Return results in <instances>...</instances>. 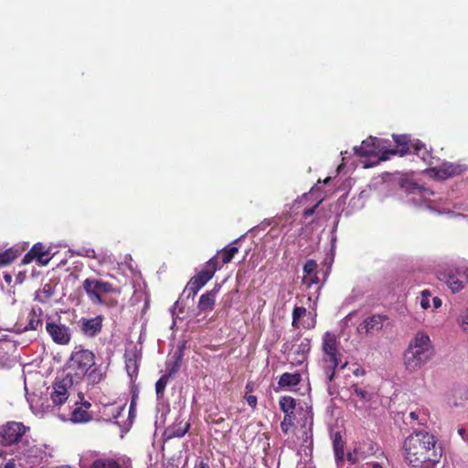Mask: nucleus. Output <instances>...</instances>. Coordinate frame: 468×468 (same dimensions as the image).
<instances>
[{"label": "nucleus", "instance_id": "56", "mask_svg": "<svg viewBox=\"0 0 468 468\" xmlns=\"http://www.w3.org/2000/svg\"><path fill=\"white\" fill-rule=\"evenodd\" d=\"M58 468H71L70 466H68V465H62L60 467H58Z\"/></svg>", "mask_w": 468, "mask_h": 468}, {"label": "nucleus", "instance_id": "40", "mask_svg": "<svg viewBox=\"0 0 468 468\" xmlns=\"http://www.w3.org/2000/svg\"><path fill=\"white\" fill-rule=\"evenodd\" d=\"M431 293L427 291H423L421 293L420 306L423 309H428L431 306L430 303Z\"/></svg>", "mask_w": 468, "mask_h": 468}, {"label": "nucleus", "instance_id": "17", "mask_svg": "<svg viewBox=\"0 0 468 468\" xmlns=\"http://www.w3.org/2000/svg\"><path fill=\"white\" fill-rule=\"evenodd\" d=\"M310 348L308 339H303L299 345L293 346L288 355L291 363L293 365L303 364L306 360Z\"/></svg>", "mask_w": 468, "mask_h": 468}, {"label": "nucleus", "instance_id": "2", "mask_svg": "<svg viewBox=\"0 0 468 468\" xmlns=\"http://www.w3.org/2000/svg\"><path fill=\"white\" fill-rule=\"evenodd\" d=\"M433 356L430 336L424 332H418L404 351L403 365L408 372L413 373L424 367Z\"/></svg>", "mask_w": 468, "mask_h": 468}, {"label": "nucleus", "instance_id": "6", "mask_svg": "<svg viewBox=\"0 0 468 468\" xmlns=\"http://www.w3.org/2000/svg\"><path fill=\"white\" fill-rule=\"evenodd\" d=\"M394 141L397 144V149L392 150L391 154H399L400 155H404L409 153H414L419 157H420L425 163L431 165V155L427 150L425 144H421L420 141H416L414 143L410 142L409 137L405 134L402 135H395L393 134Z\"/></svg>", "mask_w": 468, "mask_h": 468}, {"label": "nucleus", "instance_id": "60", "mask_svg": "<svg viewBox=\"0 0 468 468\" xmlns=\"http://www.w3.org/2000/svg\"><path fill=\"white\" fill-rule=\"evenodd\" d=\"M0 456H2V451L0 450Z\"/></svg>", "mask_w": 468, "mask_h": 468}, {"label": "nucleus", "instance_id": "35", "mask_svg": "<svg viewBox=\"0 0 468 468\" xmlns=\"http://www.w3.org/2000/svg\"><path fill=\"white\" fill-rule=\"evenodd\" d=\"M72 253L77 256H81V257H87V258H92V259L97 258V254H96L95 250L93 249H90V248H81L76 251H73Z\"/></svg>", "mask_w": 468, "mask_h": 468}, {"label": "nucleus", "instance_id": "43", "mask_svg": "<svg viewBox=\"0 0 468 468\" xmlns=\"http://www.w3.org/2000/svg\"><path fill=\"white\" fill-rule=\"evenodd\" d=\"M245 399L247 401V403L253 409L256 408L257 406V398L256 396L254 395H250V394H246L245 395Z\"/></svg>", "mask_w": 468, "mask_h": 468}, {"label": "nucleus", "instance_id": "23", "mask_svg": "<svg viewBox=\"0 0 468 468\" xmlns=\"http://www.w3.org/2000/svg\"><path fill=\"white\" fill-rule=\"evenodd\" d=\"M302 378L299 373H283L279 379V386L282 388H289L296 386L300 383Z\"/></svg>", "mask_w": 468, "mask_h": 468}, {"label": "nucleus", "instance_id": "34", "mask_svg": "<svg viewBox=\"0 0 468 468\" xmlns=\"http://www.w3.org/2000/svg\"><path fill=\"white\" fill-rule=\"evenodd\" d=\"M458 324L464 333H468V308L459 315Z\"/></svg>", "mask_w": 468, "mask_h": 468}, {"label": "nucleus", "instance_id": "36", "mask_svg": "<svg viewBox=\"0 0 468 468\" xmlns=\"http://www.w3.org/2000/svg\"><path fill=\"white\" fill-rule=\"evenodd\" d=\"M317 263L314 260H308L303 265V273L306 275L316 274Z\"/></svg>", "mask_w": 468, "mask_h": 468}, {"label": "nucleus", "instance_id": "9", "mask_svg": "<svg viewBox=\"0 0 468 468\" xmlns=\"http://www.w3.org/2000/svg\"><path fill=\"white\" fill-rule=\"evenodd\" d=\"M217 270L218 261L216 257H213L206 263L205 268L190 280L185 291L191 292L195 296L212 279Z\"/></svg>", "mask_w": 468, "mask_h": 468}, {"label": "nucleus", "instance_id": "14", "mask_svg": "<svg viewBox=\"0 0 468 468\" xmlns=\"http://www.w3.org/2000/svg\"><path fill=\"white\" fill-rule=\"evenodd\" d=\"M47 450V445H36L33 441L27 439V445H22L17 453L27 457L28 462L35 465L47 461L48 457L50 456Z\"/></svg>", "mask_w": 468, "mask_h": 468}, {"label": "nucleus", "instance_id": "38", "mask_svg": "<svg viewBox=\"0 0 468 468\" xmlns=\"http://www.w3.org/2000/svg\"><path fill=\"white\" fill-rule=\"evenodd\" d=\"M306 313V309L304 307H295L292 312V325L296 326L299 319L303 316Z\"/></svg>", "mask_w": 468, "mask_h": 468}, {"label": "nucleus", "instance_id": "41", "mask_svg": "<svg viewBox=\"0 0 468 468\" xmlns=\"http://www.w3.org/2000/svg\"><path fill=\"white\" fill-rule=\"evenodd\" d=\"M360 457L365 458L364 452H361L360 449H356L353 453H348V460L353 463H357Z\"/></svg>", "mask_w": 468, "mask_h": 468}, {"label": "nucleus", "instance_id": "57", "mask_svg": "<svg viewBox=\"0 0 468 468\" xmlns=\"http://www.w3.org/2000/svg\"><path fill=\"white\" fill-rule=\"evenodd\" d=\"M84 405H85L86 408H89L90 406V403L86 402Z\"/></svg>", "mask_w": 468, "mask_h": 468}, {"label": "nucleus", "instance_id": "46", "mask_svg": "<svg viewBox=\"0 0 468 468\" xmlns=\"http://www.w3.org/2000/svg\"><path fill=\"white\" fill-rule=\"evenodd\" d=\"M177 369H178V366H177V364H175V365H174V366H173V367L168 370V372H167V374H165V376H169V378H170L172 376H174V375L176 373Z\"/></svg>", "mask_w": 468, "mask_h": 468}, {"label": "nucleus", "instance_id": "24", "mask_svg": "<svg viewBox=\"0 0 468 468\" xmlns=\"http://www.w3.org/2000/svg\"><path fill=\"white\" fill-rule=\"evenodd\" d=\"M124 409V405L120 404H109L103 407L102 414L106 420H111L112 419H117Z\"/></svg>", "mask_w": 468, "mask_h": 468}, {"label": "nucleus", "instance_id": "12", "mask_svg": "<svg viewBox=\"0 0 468 468\" xmlns=\"http://www.w3.org/2000/svg\"><path fill=\"white\" fill-rule=\"evenodd\" d=\"M46 331L58 345H68L71 339L70 329L59 320L48 318L46 322Z\"/></svg>", "mask_w": 468, "mask_h": 468}, {"label": "nucleus", "instance_id": "55", "mask_svg": "<svg viewBox=\"0 0 468 468\" xmlns=\"http://www.w3.org/2000/svg\"><path fill=\"white\" fill-rule=\"evenodd\" d=\"M177 303H178L177 302H176V303H175L174 307L171 309V312H172V314H174V309L176 308V306L177 305Z\"/></svg>", "mask_w": 468, "mask_h": 468}, {"label": "nucleus", "instance_id": "11", "mask_svg": "<svg viewBox=\"0 0 468 468\" xmlns=\"http://www.w3.org/2000/svg\"><path fill=\"white\" fill-rule=\"evenodd\" d=\"M73 383V378L69 374L56 378L53 384V391L50 394L54 405L60 406L68 399Z\"/></svg>", "mask_w": 468, "mask_h": 468}, {"label": "nucleus", "instance_id": "44", "mask_svg": "<svg viewBox=\"0 0 468 468\" xmlns=\"http://www.w3.org/2000/svg\"><path fill=\"white\" fill-rule=\"evenodd\" d=\"M319 204L320 202H318L314 207L305 209L303 211V216L305 218L312 216L314 213L316 207L319 206Z\"/></svg>", "mask_w": 468, "mask_h": 468}, {"label": "nucleus", "instance_id": "8", "mask_svg": "<svg viewBox=\"0 0 468 468\" xmlns=\"http://www.w3.org/2000/svg\"><path fill=\"white\" fill-rule=\"evenodd\" d=\"M439 279L444 282L452 292H459L468 282V269L464 266L451 267L440 272Z\"/></svg>", "mask_w": 468, "mask_h": 468}, {"label": "nucleus", "instance_id": "45", "mask_svg": "<svg viewBox=\"0 0 468 468\" xmlns=\"http://www.w3.org/2000/svg\"><path fill=\"white\" fill-rule=\"evenodd\" d=\"M458 433L461 435L463 441L468 442V429L466 430L464 428H460L458 430Z\"/></svg>", "mask_w": 468, "mask_h": 468}, {"label": "nucleus", "instance_id": "10", "mask_svg": "<svg viewBox=\"0 0 468 468\" xmlns=\"http://www.w3.org/2000/svg\"><path fill=\"white\" fill-rule=\"evenodd\" d=\"M384 141L377 137H369L364 140L360 146H355L354 151L359 156H377L382 154L379 160L385 161L388 158L392 150L386 151Z\"/></svg>", "mask_w": 468, "mask_h": 468}, {"label": "nucleus", "instance_id": "19", "mask_svg": "<svg viewBox=\"0 0 468 468\" xmlns=\"http://www.w3.org/2000/svg\"><path fill=\"white\" fill-rule=\"evenodd\" d=\"M220 289L221 285L216 284L212 290L200 296L197 304V308L200 312L206 313L213 310L216 303V297L218 294Z\"/></svg>", "mask_w": 468, "mask_h": 468}, {"label": "nucleus", "instance_id": "33", "mask_svg": "<svg viewBox=\"0 0 468 468\" xmlns=\"http://www.w3.org/2000/svg\"><path fill=\"white\" fill-rule=\"evenodd\" d=\"M190 423L186 422L184 426L174 425L170 428V435L174 437H183L189 430Z\"/></svg>", "mask_w": 468, "mask_h": 468}, {"label": "nucleus", "instance_id": "16", "mask_svg": "<svg viewBox=\"0 0 468 468\" xmlns=\"http://www.w3.org/2000/svg\"><path fill=\"white\" fill-rule=\"evenodd\" d=\"M36 259L40 265H46L50 261L48 251L41 243H37L33 246L31 250L27 252L22 261L24 264H27Z\"/></svg>", "mask_w": 468, "mask_h": 468}, {"label": "nucleus", "instance_id": "47", "mask_svg": "<svg viewBox=\"0 0 468 468\" xmlns=\"http://www.w3.org/2000/svg\"><path fill=\"white\" fill-rule=\"evenodd\" d=\"M245 388H246V394H250L253 391L254 384L252 382H248Z\"/></svg>", "mask_w": 468, "mask_h": 468}, {"label": "nucleus", "instance_id": "1", "mask_svg": "<svg viewBox=\"0 0 468 468\" xmlns=\"http://www.w3.org/2000/svg\"><path fill=\"white\" fill-rule=\"evenodd\" d=\"M403 451L406 462L413 468H432L441 457L435 436L425 431L410 433L404 441Z\"/></svg>", "mask_w": 468, "mask_h": 468}, {"label": "nucleus", "instance_id": "21", "mask_svg": "<svg viewBox=\"0 0 468 468\" xmlns=\"http://www.w3.org/2000/svg\"><path fill=\"white\" fill-rule=\"evenodd\" d=\"M384 317L381 315H372L366 318L358 326L359 334H370L378 332L383 327Z\"/></svg>", "mask_w": 468, "mask_h": 468}, {"label": "nucleus", "instance_id": "18", "mask_svg": "<svg viewBox=\"0 0 468 468\" xmlns=\"http://www.w3.org/2000/svg\"><path fill=\"white\" fill-rule=\"evenodd\" d=\"M92 468H131V461L126 457L100 458L94 461Z\"/></svg>", "mask_w": 468, "mask_h": 468}, {"label": "nucleus", "instance_id": "4", "mask_svg": "<svg viewBox=\"0 0 468 468\" xmlns=\"http://www.w3.org/2000/svg\"><path fill=\"white\" fill-rule=\"evenodd\" d=\"M29 430L22 422L9 421L0 427V443L3 446H15L16 452L22 445H27L26 432Z\"/></svg>", "mask_w": 468, "mask_h": 468}, {"label": "nucleus", "instance_id": "51", "mask_svg": "<svg viewBox=\"0 0 468 468\" xmlns=\"http://www.w3.org/2000/svg\"><path fill=\"white\" fill-rule=\"evenodd\" d=\"M197 468H210L209 465L204 462H200Z\"/></svg>", "mask_w": 468, "mask_h": 468}, {"label": "nucleus", "instance_id": "15", "mask_svg": "<svg viewBox=\"0 0 468 468\" xmlns=\"http://www.w3.org/2000/svg\"><path fill=\"white\" fill-rule=\"evenodd\" d=\"M125 368L128 376L133 380L137 378L141 355L133 348L127 350L124 354Z\"/></svg>", "mask_w": 468, "mask_h": 468}, {"label": "nucleus", "instance_id": "42", "mask_svg": "<svg viewBox=\"0 0 468 468\" xmlns=\"http://www.w3.org/2000/svg\"><path fill=\"white\" fill-rule=\"evenodd\" d=\"M354 393L361 399H369V394L366 390L360 388L358 386H354Z\"/></svg>", "mask_w": 468, "mask_h": 468}, {"label": "nucleus", "instance_id": "52", "mask_svg": "<svg viewBox=\"0 0 468 468\" xmlns=\"http://www.w3.org/2000/svg\"><path fill=\"white\" fill-rule=\"evenodd\" d=\"M410 417L411 420H417L418 419V414L414 411L410 412Z\"/></svg>", "mask_w": 468, "mask_h": 468}, {"label": "nucleus", "instance_id": "31", "mask_svg": "<svg viewBox=\"0 0 468 468\" xmlns=\"http://www.w3.org/2000/svg\"><path fill=\"white\" fill-rule=\"evenodd\" d=\"M168 381L169 376L163 375L155 383V392L158 399L164 396V392Z\"/></svg>", "mask_w": 468, "mask_h": 468}, {"label": "nucleus", "instance_id": "59", "mask_svg": "<svg viewBox=\"0 0 468 468\" xmlns=\"http://www.w3.org/2000/svg\"><path fill=\"white\" fill-rule=\"evenodd\" d=\"M330 180V177H327L325 180H324V183L328 182Z\"/></svg>", "mask_w": 468, "mask_h": 468}, {"label": "nucleus", "instance_id": "53", "mask_svg": "<svg viewBox=\"0 0 468 468\" xmlns=\"http://www.w3.org/2000/svg\"><path fill=\"white\" fill-rule=\"evenodd\" d=\"M371 468H382V466L379 463H375L371 465Z\"/></svg>", "mask_w": 468, "mask_h": 468}, {"label": "nucleus", "instance_id": "7", "mask_svg": "<svg viewBox=\"0 0 468 468\" xmlns=\"http://www.w3.org/2000/svg\"><path fill=\"white\" fill-rule=\"evenodd\" d=\"M82 288L93 304H107L104 295L115 291L113 286L101 280L87 278L82 282Z\"/></svg>", "mask_w": 468, "mask_h": 468}, {"label": "nucleus", "instance_id": "30", "mask_svg": "<svg viewBox=\"0 0 468 468\" xmlns=\"http://www.w3.org/2000/svg\"><path fill=\"white\" fill-rule=\"evenodd\" d=\"M239 251V248L234 246L233 244L229 245L224 248L219 253L222 254V261L223 263H229L233 259L234 255Z\"/></svg>", "mask_w": 468, "mask_h": 468}, {"label": "nucleus", "instance_id": "13", "mask_svg": "<svg viewBox=\"0 0 468 468\" xmlns=\"http://www.w3.org/2000/svg\"><path fill=\"white\" fill-rule=\"evenodd\" d=\"M434 195V192L429 188L413 185L408 193V202L419 207L434 209L433 206L431 205L434 200L431 198Z\"/></svg>", "mask_w": 468, "mask_h": 468}, {"label": "nucleus", "instance_id": "20", "mask_svg": "<svg viewBox=\"0 0 468 468\" xmlns=\"http://www.w3.org/2000/svg\"><path fill=\"white\" fill-rule=\"evenodd\" d=\"M80 329L85 335H87L89 337H93L97 334H99L101 330L102 316L98 315L96 317L90 318V319L82 318L80 321Z\"/></svg>", "mask_w": 468, "mask_h": 468}, {"label": "nucleus", "instance_id": "5", "mask_svg": "<svg viewBox=\"0 0 468 468\" xmlns=\"http://www.w3.org/2000/svg\"><path fill=\"white\" fill-rule=\"evenodd\" d=\"M68 365L76 378H81L95 365L94 354L81 346H77L71 353Z\"/></svg>", "mask_w": 468, "mask_h": 468}, {"label": "nucleus", "instance_id": "28", "mask_svg": "<svg viewBox=\"0 0 468 468\" xmlns=\"http://www.w3.org/2000/svg\"><path fill=\"white\" fill-rule=\"evenodd\" d=\"M90 420V413L82 409V408H76L71 414V420L74 422H86Z\"/></svg>", "mask_w": 468, "mask_h": 468}, {"label": "nucleus", "instance_id": "48", "mask_svg": "<svg viewBox=\"0 0 468 468\" xmlns=\"http://www.w3.org/2000/svg\"><path fill=\"white\" fill-rule=\"evenodd\" d=\"M432 302H433V305H434L435 308H438V307H440L441 305V300L440 298H438V297H434L432 299Z\"/></svg>", "mask_w": 468, "mask_h": 468}, {"label": "nucleus", "instance_id": "25", "mask_svg": "<svg viewBox=\"0 0 468 468\" xmlns=\"http://www.w3.org/2000/svg\"><path fill=\"white\" fill-rule=\"evenodd\" d=\"M281 410L285 415H293V410L296 407V400L289 396L282 397L280 399Z\"/></svg>", "mask_w": 468, "mask_h": 468}, {"label": "nucleus", "instance_id": "26", "mask_svg": "<svg viewBox=\"0 0 468 468\" xmlns=\"http://www.w3.org/2000/svg\"><path fill=\"white\" fill-rule=\"evenodd\" d=\"M42 326V320L40 315L37 314V313L33 310L28 314V322L25 326L24 330H37Z\"/></svg>", "mask_w": 468, "mask_h": 468}, {"label": "nucleus", "instance_id": "22", "mask_svg": "<svg viewBox=\"0 0 468 468\" xmlns=\"http://www.w3.org/2000/svg\"><path fill=\"white\" fill-rule=\"evenodd\" d=\"M461 172L459 165H454L449 163H443L440 167H433L429 170L431 176L443 180Z\"/></svg>", "mask_w": 468, "mask_h": 468}, {"label": "nucleus", "instance_id": "3", "mask_svg": "<svg viewBox=\"0 0 468 468\" xmlns=\"http://www.w3.org/2000/svg\"><path fill=\"white\" fill-rule=\"evenodd\" d=\"M340 342L335 334L326 332L322 337V358L321 368L325 377L326 382H331L335 375V369L341 366L345 368L347 362L342 364V355L339 351Z\"/></svg>", "mask_w": 468, "mask_h": 468}, {"label": "nucleus", "instance_id": "50", "mask_svg": "<svg viewBox=\"0 0 468 468\" xmlns=\"http://www.w3.org/2000/svg\"><path fill=\"white\" fill-rule=\"evenodd\" d=\"M353 373L355 376L359 377L365 374V370L363 368H356Z\"/></svg>", "mask_w": 468, "mask_h": 468}, {"label": "nucleus", "instance_id": "49", "mask_svg": "<svg viewBox=\"0 0 468 468\" xmlns=\"http://www.w3.org/2000/svg\"><path fill=\"white\" fill-rule=\"evenodd\" d=\"M3 468H16V464H15V461L14 460H10L8 461Z\"/></svg>", "mask_w": 468, "mask_h": 468}, {"label": "nucleus", "instance_id": "54", "mask_svg": "<svg viewBox=\"0 0 468 468\" xmlns=\"http://www.w3.org/2000/svg\"><path fill=\"white\" fill-rule=\"evenodd\" d=\"M46 287L47 286L44 287L43 292H46L48 294V296H50L49 290H47ZM48 289H50V288L48 287Z\"/></svg>", "mask_w": 468, "mask_h": 468}, {"label": "nucleus", "instance_id": "32", "mask_svg": "<svg viewBox=\"0 0 468 468\" xmlns=\"http://www.w3.org/2000/svg\"><path fill=\"white\" fill-rule=\"evenodd\" d=\"M335 455L337 460L343 459L344 456V442L341 436L336 434L334 440Z\"/></svg>", "mask_w": 468, "mask_h": 468}, {"label": "nucleus", "instance_id": "37", "mask_svg": "<svg viewBox=\"0 0 468 468\" xmlns=\"http://www.w3.org/2000/svg\"><path fill=\"white\" fill-rule=\"evenodd\" d=\"M293 415H284L283 420L281 423V428L284 433H287L290 428L293 425Z\"/></svg>", "mask_w": 468, "mask_h": 468}, {"label": "nucleus", "instance_id": "39", "mask_svg": "<svg viewBox=\"0 0 468 468\" xmlns=\"http://www.w3.org/2000/svg\"><path fill=\"white\" fill-rule=\"evenodd\" d=\"M319 282V279L316 274L306 275L304 274L303 277V283L305 284L308 288H310L313 284H317Z\"/></svg>", "mask_w": 468, "mask_h": 468}, {"label": "nucleus", "instance_id": "29", "mask_svg": "<svg viewBox=\"0 0 468 468\" xmlns=\"http://www.w3.org/2000/svg\"><path fill=\"white\" fill-rule=\"evenodd\" d=\"M18 255L17 250L13 249L6 250L4 252H0V267L5 266L12 262Z\"/></svg>", "mask_w": 468, "mask_h": 468}, {"label": "nucleus", "instance_id": "27", "mask_svg": "<svg viewBox=\"0 0 468 468\" xmlns=\"http://www.w3.org/2000/svg\"><path fill=\"white\" fill-rule=\"evenodd\" d=\"M89 383L95 385L101 382L104 378V372L100 367H94L86 374Z\"/></svg>", "mask_w": 468, "mask_h": 468}, {"label": "nucleus", "instance_id": "58", "mask_svg": "<svg viewBox=\"0 0 468 468\" xmlns=\"http://www.w3.org/2000/svg\"><path fill=\"white\" fill-rule=\"evenodd\" d=\"M309 438H310V437L306 434L305 439H304V442H307V441H308V439H309Z\"/></svg>", "mask_w": 468, "mask_h": 468}]
</instances>
